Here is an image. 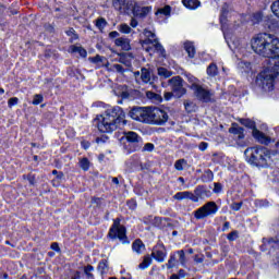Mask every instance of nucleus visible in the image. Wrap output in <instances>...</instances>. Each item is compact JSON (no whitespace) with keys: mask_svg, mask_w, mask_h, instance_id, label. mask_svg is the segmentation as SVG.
<instances>
[{"mask_svg":"<svg viewBox=\"0 0 279 279\" xmlns=\"http://www.w3.org/2000/svg\"><path fill=\"white\" fill-rule=\"evenodd\" d=\"M141 80H142V82H144V84H148V82H150L151 73L149 72V70H147L145 68L142 69Z\"/></svg>","mask_w":279,"mask_h":279,"instance_id":"b1692460","label":"nucleus"},{"mask_svg":"<svg viewBox=\"0 0 279 279\" xmlns=\"http://www.w3.org/2000/svg\"><path fill=\"white\" fill-rule=\"evenodd\" d=\"M51 250H54V252H59L60 251V246L58 245V243H52L51 244Z\"/></svg>","mask_w":279,"mask_h":279,"instance_id":"4d7b16f0","label":"nucleus"},{"mask_svg":"<svg viewBox=\"0 0 279 279\" xmlns=\"http://www.w3.org/2000/svg\"><path fill=\"white\" fill-rule=\"evenodd\" d=\"M109 71H117V73H123V66L121 64H113Z\"/></svg>","mask_w":279,"mask_h":279,"instance_id":"79ce46f5","label":"nucleus"},{"mask_svg":"<svg viewBox=\"0 0 279 279\" xmlns=\"http://www.w3.org/2000/svg\"><path fill=\"white\" fill-rule=\"evenodd\" d=\"M177 254H173L170 256V259L168 260L167 267L168 269H173L175 265H178V257H175Z\"/></svg>","mask_w":279,"mask_h":279,"instance_id":"7c9ffc66","label":"nucleus"},{"mask_svg":"<svg viewBox=\"0 0 279 279\" xmlns=\"http://www.w3.org/2000/svg\"><path fill=\"white\" fill-rule=\"evenodd\" d=\"M230 134H234L238 138H244L245 135L243 134V128L239 126L238 124H232V128L229 129Z\"/></svg>","mask_w":279,"mask_h":279,"instance_id":"a211bd4d","label":"nucleus"},{"mask_svg":"<svg viewBox=\"0 0 279 279\" xmlns=\"http://www.w3.org/2000/svg\"><path fill=\"white\" fill-rule=\"evenodd\" d=\"M58 173H59L58 170H53V171H52V174H53V175H58Z\"/></svg>","mask_w":279,"mask_h":279,"instance_id":"774afa93","label":"nucleus"},{"mask_svg":"<svg viewBox=\"0 0 279 279\" xmlns=\"http://www.w3.org/2000/svg\"><path fill=\"white\" fill-rule=\"evenodd\" d=\"M109 38H119V32L113 31V32L109 33Z\"/></svg>","mask_w":279,"mask_h":279,"instance_id":"603ef678","label":"nucleus"},{"mask_svg":"<svg viewBox=\"0 0 279 279\" xmlns=\"http://www.w3.org/2000/svg\"><path fill=\"white\" fill-rule=\"evenodd\" d=\"M169 121V113L158 107H149L148 125H165Z\"/></svg>","mask_w":279,"mask_h":279,"instance_id":"423d86ee","label":"nucleus"},{"mask_svg":"<svg viewBox=\"0 0 279 279\" xmlns=\"http://www.w3.org/2000/svg\"><path fill=\"white\" fill-rule=\"evenodd\" d=\"M239 122L241 123V125H244L245 128H250L251 130H253V136L259 143H267V136L256 129V123H254V121L250 119H239Z\"/></svg>","mask_w":279,"mask_h":279,"instance_id":"9b49d317","label":"nucleus"},{"mask_svg":"<svg viewBox=\"0 0 279 279\" xmlns=\"http://www.w3.org/2000/svg\"><path fill=\"white\" fill-rule=\"evenodd\" d=\"M151 256L157 263H165V258H167V248H165V245L159 244L154 247Z\"/></svg>","mask_w":279,"mask_h":279,"instance_id":"4468645a","label":"nucleus"},{"mask_svg":"<svg viewBox=\"0 0 279 279\" xmlns=\"http://www.w3.org/2000/svg\"><path fill=\"white\" fill-rule=\"evenodd\" d=\"M138 26V21H136V19H132L131 20V27H137Z\"/></svg>","mask_w":279,"mask_h":279,"instance_id":"13d9d810","label":"nucleus"},{"mask_svg":"<svg viewBox=\"0 0 279 279\" xmlns=\"http://www.w3.org/2000/svg\"><path fill=\"white\" fill-rule=\"evenodd\" d=\"M194 260L195 263H204V256L196 255Z\"/></svg>","mask_w":279,"mask_h":279,"instance_id":"5fc2aeb1","label":"nucleus"},{"mask_svg":"<svg viewBox=\"0 0 279 279\" xmlns=\"http://www.w3.org/2000/svg\"><path fill=\"white\" fill-rule=\"evenodd\" d=\"M80 272H75L74 276L72 277V279H80Z\"/></svg>","mask_w":279,"mask_h":279,"instance_id":"e2e57ef3","label":"nucleus"},{"mask_svg":"<svg viewBox=\"0 0 279 279\" xmlns=\"http://www.w3.org/2000/svg\"><path fill=\"white\" fill-rule=\"evenodd\" d=\"M95 268H93V266H87L85 267L84 271L86 274V276H88V278H93V275L90 274V271H94Z\"/></svg>","mask_w":279,"mask_h":279,"instance_id":"de8ad7c7","label":"nucleus"},{"mask_svg":"<svg viewBox=\"0 0 279 279\" xmlns=\"http://www.w3.org/2000/svg\"><path fill=\"white\" fill-rule=\"evenodd\" d=\"M143 151H154V144H151V143L145 144Z\"/></svg>","mask_w":279,"mask_h":279,"instance_id":"49530a36","label":"nucleus"},{"mask_svg":"<svg viewBox=\"0 0 279 279\" xmlns=\"http://www.w3.org/2000/svg\"><path fill=\"white\" fill-rule=\"evenodd\" d=\"M182 3L187 10H197L199 8V0H182Z\"/></svg>","mask_w":279,"mask_h":279,"instance_id":"6ab92c4d","label":"nucleus"},{"mask_svg":"<svg viewBox=\"0 0 279 279\" xmlns=\"http://www.w3.org/2000/svg\"><path fill=\"white\" fill-rule=\"evenodd\" d=\"M134 75L136 78H138V77H141V72H135Z\"/></svg>","mask_w":279,"mask_h":279,"instance_id":"69168bd1","label":"nucleus"},{"mask_svg":"<svg viewBox=\"0 0 279 279\" xmlns=\"http://www.w3.org/2000/svg\"><path fill=\"white\" fill-rule=\"evenodd\" d=\"M136 0H113V8L120 11V14H134Z\"/></svg>","mask_w":279,"mask_h":279,"instance_id":"9d476101","label":"nucleus"},{"mask_svg":"<svg viewBox=\"0 0 279 279\" xmlns=\"http://www.w3.org/2000/svg\"><path fill=\"white\" fill-rule=\"evenodd\" d=\"M219 207L215 202H208L194 211L195 219H206V217H213L218 213Z\"/></svg>","mask_w":279,"mask_h":279,"instance_id":"6e6552de","label":"nucleus"},{"mask_svg":"<svg viewBox=\"0 0 279 279\" xmlns=\"http://www.w3.org/2000/svg\"><path fill=\"white\" fill-rule=\"evenodd\" d=\"M151 265V257L149 255L144 257V260L138 265L140 269H147Z\"/></svg>","mask_w":279,"mask_h":279,"instance_id":"bb28decb","label":"nucleus"},{"mask_svg":"<svg viewBox=\"0 0 279 279\" xmlns=\"http://www.w3.org/2000/svg\"><path fill=\"white\" fill-rule=\"evenodd\" d=\"M169 84H170L173 93H175L177 97H182V95L186 94V89L184 88V85L182 84V77L174 76L169 81Z\"/></svg>","mask_w":279,"mask_h":279,"instance_id":"f8f14e48","label":"nucleus"},{"mask_svg":"<svg viewBox=\"0 0 279 279\" xmlns=\"http://www.w3.org/2000/svg\"><path fill=\"white\" fill-rule=\"evenodd\" d=\"M3 93H5V89L0 88V95H3Z\"/></svg>","mask_w":279,"mask_h":279,"instance_id":"338daca9","label":"nucleus"},{"mask_svg":"<svg viewBox=\"0 0 279 279\" xmlns=\"http://www.w3.org/2000/svg\"><path fill=\"white\" fill-rule=\"evenodd\" d=\"M78 165L83 169V171H88V169H90V161L88 160V158H82Z\"/></svg>","mask_w":279,"mask_h":279,"instance_id":"cd10ccee","label":"nucleus"},{"mask_svg":"<svg viewBox=\"0 0 279 279\" xmlns=\"http://www.w3.org/2000/svg\"><path fill=\"white\" fill-rule=\"evenodd\" d=\"M141 137H138V134H136L135 132H128L126 133V141H129V143H138Z\"/></svg>","mask_w":279,"mask_h":279,"instance_id":"a878e982","label":"nucleus"},{"mask_svg":"<svg viewBox=\"0 0 279 279\" xmlns=\"http://www.w3.org/2000/svg\"><path fill=\"white\" fill-rule=\"evenodd\" d=\"M239 66H241V69H244L245 73H247L251 69L250 62H240Z\"/></svg>","mask_w":279,"mask_h":279,"instance_id":"37998d69","label":"nucleus"},{"mask_svg":"<svg viewBox=\"0 0 279 279\" xmlns=\"http://www.w3.org/2000/svg\"><path fill=\"white\" fill-rule=\"evenodd\" d=\"M251 47L257 56L269 58L270 64L256 77L255 84L264 93L274 90V80L279 75V38L267 33L258 34L251 40Z\"/></svg>","mask_w":279,"mask_h":279,"instance_id":"f257e3e1","label":"nucleus"},{"mask_svg":"<svg viewBox=\"0 0 279 279\" xmlns=\"http://www.w3.org/2000/svg\"><path fill=\"white\" fill-rule=\"evenodd\" d=\"M263 243L266 247H272V250H279V240L277 238H271V239H267L264 238L263 239Z\"/></svg>","mask_w":279,"mask_h":279,"instance_id":"f3484780","label":"nucleus"},{"mask_svg":"<svg viewBox=\"0 0 279 279\" xmlns=\"http://www.w3.org/2000/svg\"><path fill=\"white\" fill-rule=\"evenodd\" d=\"M268 28H270L271 32H278L279 29V22L278 20L270 17L267 20Z\"/></svg>","mask_w":279,"mask_h":279,"instance_id":"5701e85b","label":"nucleus"},{"mask_svg":"<svg viewBox=\"0 0 279 279\" xmlns=\"http://www.w3.org/2000/svg\"><path fill=\"white\" fill-rule=\"evenodd\" d=\"M214 193H221V183H214Z\"/></svg>","mask_w":279,"mask_h":279,"instance_id":"3c124183","label":"nucleus"},{"mask_svg":"<svg viewBox=\"0 0 279 279\" xmlns=\"http://www.w3.org/2000/svg\"><path fill=\"white\" fill-rule=\"evenodd\" d=\"M106 25H108V23L104 19H99L96 21V26L98 27V29H104Z\"/></svg>","mask_w":279,"mask_h":279,"instance_id":"ea45409f","label":"nucleus"},{"mask_svg":"<svg viewBox=\"0 0 279 279\" xmlns=\"http://www.w3.org/2000/svg\"><path fill=\"white\" fill-rule=\"evenodd\" d=\"M114 45L117 47H121L123 51H130V49H132V47L130 46V39L128 38H123V37L117 38L114 40Z\"/></svg>","mask_w":279,"mask_h":279,"instance_id":"dca6fc26","label":"nucleus"},{"mask_svg":"<svg viewBox=\"0 0 279 279\" xmlns=\"http://www.w3.org/2000/svg\"><path fill=\"white\" fill-rule=\"evenodd\" d=\"M169 12H171V7L167 5L165 8L158 9L156 14H165V16H167V14H169Z\"/></svg>","mask_w":279,"mask_h":279,"instance_id":"58836bf2","label":"nucleus"},{"mask_svg":"<svg viewBox=\"0 0 279 279\" xmlns=\"http://www.w3.org/2000/svg\"><path fill=\"white\" fill-rule=\"evenodd\" d=\"M129 117L133 121L149 124V107H133L129 112Z\"/></svg>","mask_w":279,"mask_h":279,"instance_id":"1a4fd4ad","label":"nucleus"},{"mask_svg":"<svg viewBox=\"0 0 279 279\" xmlns=\"http://www.w3.org/2000/svg\"><path fill=\"white\" fill-rule=\"evenodd\" d=\"M251 21L253 25H256V23H260L263 21V13L260 12L254 13L251 17Z\"/></svg>","mask_w":279,"mask_h":279,"instance_id":"473e14b6","label":"nucleus"},{"mask_svg":"<svg viewBox=\"0 0 279 279\" xmlns=\"http://www.w3.org/2000/svg\"><path fill=\"white\" fill-rule=\"evenodd\" d=\"M184 165H186V160L185 159H179V160L175 161L174 168L177 169V171H184Z\"/></svg>","mask_w":279,"mask_h":279,"instance_id":"c9c22d12","label":"nucleus"},{"mask_svg":"<svg viewBox=\"0 0 279 279\" xmlns=\"http://www.w3.org/2000/svg\"><path fill=\"white\" fill-rule=\"evenodd\" d=\"M98 271H100L101 274H106V271H108V262L106 259H102L98 264Z\"/></svg>","mask_w":279,"mask_h":279,"instance_id":"f704fd0d","label":"nucleus"},{"mask_svg":"<svg viewBox=\"0 0 279 279\" xmlns=\"http://www.w3.org/2000/svg\"><path fill=\"white\" fill-rule=\"evenodd\" d=\"M170 279H180V277L178 275H172Z\"/></svg>","mask_w":279,"mask_h":279,"instance_id":"0e129e2a","label":"nucleus"},{"mask_svg":"<svg viewBox=\"0 0 279 279\" xmlns=\"http://www.w3.org/2000/svg\"><path fill=\"white\" fill-rule=\"evenodd\" d=\"M158 75H160V77H165V80L171 77L172 73L171 71L165 69V68H158Z\"/></svg>","mask_w":279,"mask_h":279,"instance_id":"c756f323","label":"nucleus"},{"mask_svg":"<svg viewBox=\"0 0 279 279\" xmlns=\"http://www.w3.org/2000/svg\"><path fill=\"white\" fill-rule=\"evenodd\" d=\"M239 233L236 231H232L231 233L228 234L227 239L229 241H235Z\"/></svg>","mask_w":279,"mask_h":279,"instance_id":"a18cd8bd","label":"nucleus"},{"mask_svg":"<svg viewBox=\"0 0 279 279\" xmlns=\"http://www.w3.org/2000/svg\"><path fill=\"white\" fill-rule=\"evenodd\" d=\"M133 252H136V254H142L143 250H145V244H143V241L135 240L132 245Z\"/></svg>","mask_w":279,"mask_h":279,"instance_id":"412c9836","label":"nucleus"},{"mask_svg":"<svg viewBox=\"0 0 279 279\" xmlns=\"http://www.w3.org/2000/svg\"><path fill=\"white\" fill-rule=\"evenodd\" d=\"M143 34L145 36V39L141 41L143 49H145L147 53H154V51H157L160 56H165V48L160 45L158 38H156V34L147 29H144Z\"/></svg>","mask_w":279,"mask_h":279,"instance_id":"39448f33","label":"nucleus"},{"mask_svg":"<svg viewBox=\"0 0 279 279\" xmlns=\"http://www.w3.org/2000/svg\"><path fill=\"white\" fill-rule=\"evenodd\" d=\"M217 73H219V71L217 70V64L215 63L209 64L207 68V75L209 77H215Z\"/></svg>","mask_w":279,"mask_h":279,"instance_id":"393cba45","label":"nucleus"},{"mask_svg":"<svg viewBox=\"0 0 279 279\" xmlns=\"http://www.w3.org/2000/svg\"><path fill=\"white\" fill-rule=\"evenodd\" d=\"M241 206H243L242 203H233V204H231L230 208L232 210L239 211V210H241Z\"/></svg>","mask_w":279,"mask_h":279,"instance_id":"c03bdc74","label":"nucleus"},{"mask_svg":"<svg viewBox=\"0 0 279 279\" xmlns=\"http://www.w3.org/2000/svg\"><path fill=\"white\" fill-rule=\"evenodd\" d=\"M171 97H173V93L168 92V93L165 94L166 101H169V99H171Z\"/></svg>","mask_w":279,"mask_h":279,"instance_id":"6e6d98bb","label":"nucleus"},{"mask_svg":"<svg viewBox=\"0 0 279 279\" xmlns=\"http://www.w3.org/2000/svg\"><path fill=\"white\" fill-rule=\"evenodd\" d=\"M244 155L247 162L255 167H267V165H269V160H271V155L267 148L263 147L246 148Z\"/></svg>","mask_w":279,"mask_h":279,"instance_id":"7ed1b4c3","label":"nucleus"},{"mask_svg":"<svg viewBox=\"0 0 279 279\" xmlns=\"http://www.w3.org/2000/svg\"><path fill=\"white\" fill-rule=\"evenodd\" d=\"M184 108H185L186 112H195L197 107L194 105L193 101L185 100L184 101Z\"/></svg>","mask_w":279,"mask_h":279,"instance_id":"c85d7f7f","label":"nucleus"},{"mask_svg":"<svg viewBox=\"0 0 279 279\" xmlns=\"http://www.w3.org/2000/svg\"><path fill=\"white\" fill-rule=\"evenodd\" d=\"M104 60V57L101 56H96L94 59H93V62H102Z\"/></svg>","mask_w":279,"mask_h":279,"instance_id":"bf43d9fd","label":"nucleus"},{"mask_svg":"<svg viewBox=\"0 0 279 279\" xmlns=\"http://www.w3.org/2000/svg\"><path fill=\"white\" fill-rule=\"evenodd\" d=\"M43 100H44L43 95L36 94L33 98V106H38L43 104Z\"/></svg>","mask_w":279,"mask_h":279,"instance_id":"4c0bfd02","label":"nucleus"},{"mask_svg":"<svg viewBox=\"0 0 279 279\" xmlns=\"http://www.w3.org/2000/svg\"><path fill=\"white\" fill-rule=\"evenodd\" d=\"M271 10H272V13L275 14V16H277L279 19V0H276L271 4Z\"/></svg>","mask_w":279,"mask_h":279,"instance_id":"e433bc0d","label":"nucleus"},{"mask_svg":"<svg viewBox=\"0 0 279 279\" xmlns=\"http://www.w3.org/2000/svg\"><path fill=\"white\" fill-rule=\"evenodd\" d=\"M186 80L191 90H193V94L199 101H204L205 104L213 101V92L203 87L202 82L197 77L187 74Z\"/></svg>","mask_w":279,"mask_h":279,"instance_id":"20e7f679","label":"nucleus"},{"mask_svg":"<svg viewBox=\"0 0 279 279\" xmlns=\"http://www.w3.org/2000/svg\"><path fill=\"white\" fill-rule=\"evenodd\" d=\"M227 13H228V4H223L221 10V15L226 16Z\"/></svg>","mask_w":279,"mask_h":279,"instance_id":"864d4df0","label":"nucleus"},{"mask_svg":"<svg viewBox=\"0 0 279 279\" xmlns=\"http://www.w3.org/2000/svg\"><path fill=\"white\" fill-rule=\"evenodd\" d=\"M8 104H9V108H12V106H16V104H19V98L14 97L9 99Z\"/></svg>","mask_w":279,"mask_h":279,"instance_id":"09e8293b","label":"nucleus"},{"mask_svg":"<svg viewBox=\"0 0 279 279\" xmlns=\"http://www.w3.org/2000/svg\"><path fill=\"white\" fill-rule=\"evenodd\" d=\"M149 13H151V7H145L143 2H136L133 16L145 19Z\"/></svg>","mask_w":279,"mask_h":279,"instance_id":"ddd939ff","label":"nucleus"},{"mask_svg":"<svg viewBox=\"0 0 279 279\" xmlns=\"http://www.w3.org/2000/svg\"><path fill=\"white\" fill-rule=\"evenodd\" d=\"M198 148H199L201 151H206V149H208V143L202 142V143L198 145Z\"/></svg>","mask_w":279,"mask_h":279,"instance_id":"8fccbe9b","label":"nucleus"},{"mask_svg":"<svg viewBox=\"0 0 279 279\" xmlns=\"http://www.w3.org/2000/svg\"><path fill=\"white\" fill-rule=\"evenodd\" d=\"M118 29L121 34H132V27L128 24H120Z\"/></svg>","mask_w":279,"mask_h":279,"instance_id":"2f4dec72","label":"nucleus"},{"mask_svg":"<svg viewBox=\"0 0 279 279\" xmlns=\"http://www.w3.org/2000/svg\"><path fill=\"white\" fill-rule=\"evenodd\" d=\"M70 53H78L81 58H86V56L88 54L86 52V49H84L82 46H71Z\"/></svg>","mask_w":279,"mask_h":279,"instance_id":"aec40b11","label":"nucleus"},{"mask_svg":"<svg viewBox=\"0 0 279 279\" xmlns=\"http://www.w3.org/2000/svg\"><path fill=\"white\" fill-rule=\"evenodd\" d=\"M111 181L113 184L119 185V178H112Z\"/></svg>","mask_w":279,"mask_h":279,"instance_id":"052dcab7","label":"nucleus"},{"mask_svg":"<svg viewBox=\"0 0 279 279\" xmlns=\"http://www.w3.org/2000/svg\"><path fill=\"white\" fill-rule=\"evenodd\" d=\"M146 97L148 99H154L155 101H158V99H160V96L156 93H153V92H147Z\"/></svg>","mask_w":279,"mask_h":279,"instance_id":"a19ab883","label":"nucleus"},{"mask_svg":"<svg viewBox=\"0 0 279 279\" xmlns=\"http://www.w3.org/2000/svg\"><path fill=\"white\" fill-rule=\"evenodd\" d=\"M175 254L179 257V263L182 265H186V254L184 253V251H177Z\"/></svg>","mask_w":279,"mask_h":279,"instance_id":"72a5a7b5","label":"nucleus"},{"mask_svg":"<svg viewBox=\"0 0 279 279\" xmlns=\"http://www.w3.org/2000/svg\"><path fill=\"white\" fill-rule=\"evenodd\" d=\"M57 178H58V180H62V178H64V174H63L62 172H59V173L57 174Z\"/></svg>","mask_w":279,"mask_h":279,"instance_id":"680f3d73","label":"nucleus"},{"mask_svg":"<svg viewBox=\"0 0 279 279\" xmlns=\"http://www.w3.org/2000/svg\"><path fill=\"white\" fill-rule=\"evenodd\" d=\"M109 236L110 239H119L123 244L130 243L125 235V227L121 226V220L119 218L113 221V225L109 230Z\"/></svg>","mask_w":279,"mask_h":279,"instance_id":"0eeeda50","label":"nucleus"},{"mask_svg":"<svg viewBox=\"0 0 279 279\" xmlns=\"http://www.w3.org/2000/svg\"><path fill=\"white\" fill-rule=\"evenodd\" d=\"M184 49H185L189 58H195V46H193V43H191V41L185 43Z\"/></svg>","mask_w":279,"mask_h":279,"instance_id":"4be33fe9","label":"nucleus"},{"mask_svg":"<svg viewBox=\"0 0 279 279\" xmlns=\"http://www.w3.org/2000/svg\"><path fill=\"white\" fill-rule=\"evenodd\" d=\"M97 121L99 132L105 134H112V132L119 130V128H123L128 123L125 112L121 107L107 109L104 114L97 118Z\"/></svg>","mask_w":279,"mask_h":279,"instance_id":"f03ea898","label":"nucleus"},{"mask_svg":"<svg viewBox=\"0 0 279 279\" xmlns=\"http://www.w3.org/2000/svg\"><path fill=\"white\" fill-rule=\"evenodd\" d=\"M174 199H191L192 202H197V196H195L193 193L191 192H178L174 196Z\"/></svg>","mask_w":279,"mask_h":279,"instance_id":"2eb2a0df","label":"nucleus"}]
</instances>
